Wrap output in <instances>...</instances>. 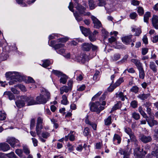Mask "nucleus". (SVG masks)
Masks as SVG:
<instances>
[{"mask_svg":"<svg viewBox=\"0 0 158 158\" xmlns=\"http://www.w3.org/2000/svg\"><path fill=\"white\" fill-rule=\"evenodd\" d=\"M72 82L71 81H69L68 82L69 87L66 86H64L60 87V94H62L64 92L65 93L68 92L70 89V86L72 85Z\"/></svg>","mask_w":158,"mask_h":158,"instance_id":"nucleus-10","label":"nucleus"},{"mask_svg":"<svg viewBox=\"0 0 158 158\" xmlns=\"http://www.w3.org/2000/svg\"><path fill=\"white\" fill-rule=\"evenodd\" d=\"M124 81L123 77H121L118 79L114 84L115 88L118 86L120 84Z\"/></svg>","mask_w":158,"mask_h":158,"instance_id":"nucleus-35","label":"nucleus"},{"mask_svg":"<svg viewBox=\"0 0 158 158\" xmlns=\"http://www.w3.org/2000/svg\"><path fill=\"white\" fill-rule=\"evenodd\" d=\"M132 117L135 120H138L140 118V115L139 114L136 112H134L132 114Z\"/></svg>","mask_w":158,"mask_h":158,"instance_id":"nucleus-46","label":"nucleus"},{"mask_svg":"<svg viewBox=\"0 0 158 158\" xmlns=\"http://www.w3.org/2000/svg\"><path fill=\"white\" fill-rule=\"evenodd\" d=\"M23 151L24 152L26 155H27L30 154V151L28 148L27 147L24 146L23 147Z\"/></svg>","mask_w":158,"mask_h":158,"instance_id":"nucleus-52","label":"nucleus"},{"mask_svg":"<svg viewBox=\"0 0 158 158\" xmlns=\"http://www.w3.org/2000/svg\"><path fill=\"white\" fill-rule=\"evenodd\" d=\"M157 149L155 151L152 152V154L154 156L156 157V158H158V144L157 145Z\"/></svg>","mask_w":158,"mask_h":158,"instance_id":"nucleus-48","label":"nucleus"},{"mask_svg":"<svg viewBox=\"0 0 158 158\" xmlns=\"http://www.w3.org/2000/svg\"><path fill=\"white\" fill-rule=\"evenodd\" d=\"M69 40V38L67 37H65L59 39L58 40L59 42H65Z\"/></svg>","mask_w":158,"mask_h":158,"instance_id":"nucleus-56","label":"nucleus"},{"mask_svg":"<svg viewBox=\"0 0 158 158\" xmlns=\"http://www.w3.org/2000/svg\"><path fill=\"white\" fill-rule=\"evenodd\" d=\"M7 156L9 158H17V156L13 152L7 154Z\"/></svg>","mask_w":158,"mask_h":158,"instance_id":"nucleus-50","label":"nucleus"},{"mask_svg":"<svg viewBox=\"0 0 158 158\" xmlns=\"http://www.w3.org/2000/svg\"><path fill=\"white\" fill-rule=\"evenodd\" d=\"M128 56L127 55H125L123 59L120 61V62L121 63H123L125 62L127 60V59H128Z\"/></svg>","mask_w":158,"mask_h":158,"instance_id":"nucleus-59","label":"nucleus"},{"mask_svg":"<svg viewBox=\"0 0 158 158\" xmlns=\"http://www.w3.org/2000/svg\"><path fill=\"white\" fill-rule=\"evenodd\" d=\"M122 106L121 102L120 101L118 102L117 104H115L112 108L110 113H111L114 110L119 109Z\"/></svg>","mask_w":158,"mask_h":158,"instance_id":"nucleus-23","label":"nucleus"},{"mask_svg":"<svg viewBox=\"0 0 158 158\" xmlns=\"http://www.w3.org/2000/svg\"><path fill=\"white\" fill-rule=\"evenodd\" d=\"M135 147L134 150V156L136 158H142L147 153L145 151H143V149H141L138 146L135 145Z\"/></svg>","mask_w":158,"mask_h":158,"instance_id":"nucleus-5","label":"nucleus"},{"mask_svg":"<svg viewBox=\"0 0 158 158\" xmlns=\"http://www.w3.org/2000/svg\"><path fill=\"white\" fill-rule=\"evenodd\" d=\"M42 137L44 139H47L50 136V133L47 132H43L41 134Z\"/></svg>","mask_w":158,"mask_h":158,"instance_id":"nucleus-45","label":"nucleus"},{"mask_svg":"<svg viewBox=\"0 0 158 158\" xmlns=\"http://www.w3.org/2000/svg\"><path fill=\"white\" fill-rule=\"evenodd\" d=\"M121 57V55L120 54L117 53L114 54L113 56L112 57V59L114 61H117L119 60Z\"/></svg>","mask_w":158,"mask_h":158,"instance_id":"nucleus-39","label":"nucleus"},{"mask_svg":"<svg viewBox=\"0 0 158 158\" xmlns=\"http://www.w3.org/2000/svg\"><path fill=\"white\" fill-rule=\"evenodd\" d=\"M106 93H104L100 98L99 99V102H98L100 103V105L101 104L102 106H104L106 105V102L103 101L106 98Z\"/></svg>","mask_w":158,"mask_h":158,"instance_id":"nucleus-26","label":"nucleus"},{"mask_svg":"<svg viewBox=\"0 0 158 158\" xmlns=\"http://www.w3.org/2000/svg\"><path fill=\"white\" fill-rule=\"evenodd\" d=\"M151 16L150 13L149 12H147L145 13L144 16V21L145 22L148 23L149 19V18Z\"/></svg>","mask_w":158,"mask_h":158,"instance_id":"nucleus-30","label":"nucleus"},{"mask_svg":"<svg viewBox=\"0 0 158 158\" xmlns=\"http://www.w3.org/2000/svg\"><path fill=\"white\" fill-rule=\"evenodd\" d=\"M139 91V88L137 86H133L130 89V91L135 93H137Z\"/></svg>","mask_w":158,"mask_h":158,"instance_id":"nucleus-40","label":"nucleus"},{"mask_svg":"<svg viewBox=\"0 0 158 158\" xmlns=\"http://www.w3.org/2000/svg\"><path fill=\"white\" fill-rule=\"evenodd\" d=\"M82 50L84 51H89L91 48V43H84L82 45Z\"/></svg>","mask_w":158,"mask_h":158,"instance_id":"nucleus-19","label":"nucleus"},{"mask_svg":"<svg viewBox=\"0 0 158 158\" xmlns=\"http://www.w3.org/2000/svg\"><path fill=\"white\" fill-rule=\"evenodd\" d=\"M31 139L32 140V142L33 143L34 146L35 147H36L37 146L38 141L37 139L34 138H31Z\"/></svg>","mask_w":158,"mask_h":158,"instance_id":"nucleus-62","label":"nucleus"},{"mask_svg":"<svg viewBox=\"0 0 158 158\" xmlns=\"http://www.w3.org/2000/svg\"><path fill=\"white\" fill-rule=\"evenodd\" d=\"M76 2V4H75V7L79 11V13L83 15L84 16H89L90 15V13L89 12L86 13L85 10V8L82 6L78 3V2L77 0H74Z\"/></svg>","mask_w":158,"mask_h":158,"instance_id":"nucleus-4","label":"nucleus"},{"mask_svg":"<svg viewBox=\"0 0 158 158\" xmlns=\"http://www.w3.org/2000/svg\"><path fill=\"white\" fill-rule=\"evenodd\" d=\"M89 38L91 42H94L96 40V36L91 33L89 34Z\"/></svg>","mask_w":158,"mask_h":158,"instance_id":"nucleus-43","label":"nucleus"},{"mask_svg":"<svg viewBox=\"0 0 158 158\" xmlns=\"http://www.w3.org/2000/svg\"><path fill=\"white\" fill-rule=\"evenodd\" d=\"M91 18L94 24V28L99 29L102 27V25L101 22L95 17L92 15Z\"/></svg>","mask_w":158,"mask_h":158,"instance_id":"nucleus-8","label":"nucleus"},{"mask_svg":"<svg viewBox=\"0 0 158 158\" xmlns=\"http://www.w3.org/2000/svg\"><path fill=\"white\" fill-rule=\"evenodd\" d=\"M73 14L76 19L77 22H80L83 20V18L77 12L74 13Z\"/></svg>","mask_w":158,"mask_h":158,"instance_id":"nucleus-32","label":"nucleus"},{"mask_svg":"<svg viewBox=\"0 0 158 158\" xmlns=\"http://www.w3.org/2000/svg\"><path fill=\"white\" fill-rule=\"evenodd\" d=\"M24 100L26 102H27V106L37 104L36 101H35L33 98H29L27 97H24Z\"/></svg>","mask_w":158,"mask_h":158,"instance_id":"nucleus-11","label":"nucleus"},{"mask_svg":"<svg viewBox=\"0 0 158 158\" xmlns=\"http://www.w3.org/2000/svg\"><path fill=\"white\" fill-rule=\"evenodd\" d=\"M128 144L124 149L120 148L118 153L123 155V158H129V156L131 153V145L130 139L127 141Z\"/></svg>","mask_w":158,"mask_h":158,"instance_id":"nucleus-3","label":"nucleus"},{"mask_svg":"<svg viewBox=\"0 0 158 158\" xmlns=\"http://www.w3.org/2000/svg\"><path fill=\"white\" fill-rule=\"evenodd\" d=\"M5 75L7 80H10L9 82L10 85L15 84L18 81L20 82L23 79L22 76L18 72H8L6 73Z\"/></svg>","mask_w":158,"mask_h":158,"instance_id":"nucleus-1","label":"nucleus"},{"mask_svg":"<svg viewBox=\"0 0 158 158\" xmlns=\"http://www.w3.org/2000/svg\"><path fill=\"white\" fill-rule=\"evenodd\" d=\"M150 95L149 94H140L137 96V98L142 100H144L147 99Z\"/></svg>","mask_w":158,"mask_h":158,"instance_id":"nucleus-18","label":"nucleus"},{"mask_svg":"<svg viewBox=\"0 0 158 158\" xmlns=\"http://www.w3.org/2000/svg\"><path fill=\"white\" fill-rule=\"evenodd\" d=\"M144 10L142 7H139L137 8V12L139 15H142L144 14Z\"/></svg>","mask_w":158,"mask_h":158,"instance_id":"nucleus-44","label":"nucleus"},{"mask_svg":"<svg viewBox=\"0 0 158 158\" xmlns=\"http://www.w3.org/2000/svg\"><path fill=\"white\" fill-rule=\"evenodd\" d=\"M64 46V45L62 43H59L55 45L53 47V48L56 51L62 48Z\"/></svg>","mask_w":158,"mask_h":158,"instance_id":"nucleus-36","label":"nucleus"},{"mask_svg":"<svg viewBox=\"0 0 158 158\" xmlns=\"http://www.w3.org/2000/svg\"><path fill=\"white\" fill-rule=\"evenodd\" d=\"M137 15L136 12H133L131 13L130 15V17L131 19H135L137 16Z\"/></svg>","mask_w":158,"mask_h":158,"instance_id":"nucleus-53","label":"nucleus"},{"mask_svg":"<svg viewBox=\"0 0 158 158\" xmlns=\"http://www.w3.org/2000/svg\"><path fill=\"white\" fill-rule=\"evenodd\" d=\"M15 152L19 156L22 157V154L23 153V152L22 150L19 149H17L15 151Z\"/></svg>","mask_w":158,"mask_h":158,"instance_id":"nucleus-49","label":"nucleus"},{"mask_svg":"<svg viewBox=\"0 0 158 158\" xmlns=\"http://www.w3.org/2000/svg\"><path fill=\"white\" fill-rule=\"evenodd\" d=\"M149 67L150 69L152 70L154 73H156L157 72V66L154 62L151 61L150 62Z\"/></svg>","mask_w":158,"mask_h":158,"instance_id":"nucleus-21","label":"nucleus"},{"mask_svg":"<svg viewBox=\"0 0 158 158\" xmlns=\"http://www.w3.org/2000/svg\"><path fill=\"white\" fill-rule=\"evenodd\" d=\"M132 35H130L122 38V42L126 44H129L131 41Z\"/></svg>","mask_w":158,"mask_h":158,"instance_id":"nucleus-14","label":"nucleus"},{"mask_svg":"<svg viewBox=\"0 0 158 158\" xmlns=\"http://www.w3.org/2000/svg\"><path fill=\"white\" fill-rule=\"evenodd\" d=\"M100 105V103L98 102L96 103L93 102L91 104L90 109L91 111L96 112L98 113H100V110L98 106Z\"/></svg>","mask_w":158,"mask_h":158,"instance_id":"nucleus-9","label":"nucleus"},{"mask_svg":"<svg viewBox=\"0 0 158 158\" xmlns=\"http://www.w3.org/2000/svg\"><path fill=\"white\" fill-rule=\"evenodd\" d=\"M116 97L120 99L122 101H124L125 100V98H126V95H124L123 92H120L118 93H116Z\"/></svg>","mask_w":158,"mask_h":158,"instance_id":"nucleus-27","label":"nucleus"},{"mask_svg":"<svg viewBox=\"0 0 158 158\" xmlns=\"http://www.w3.org/2000/svg\"><path fill=\"white\" fill-rule=\"evenodd\" d=\"M50 98V93L44 88L41 90V94L36 98L37 104H45Z\"/></svg>","mask_w":158,"mask_h":158,"instance_id":"nucleus-2","label":"nucleus"},{"mask_svg":"<svg viewBox=\"0 0 158 158\" xmlns=\"http://www.w3.org/2000/svg\"><path fill=\"white\" fill-rule=\"evenodd\" d=\"M80 28L83 34L86 36L89 35L91 33V31L89 28H86L82 26H80Z\"/></svg>","mask_w":158,"mask_h":158,"instance_id":"nucleus-17","label":"nucleus"},{"mask_svg":"<svg viewBox=\"0 0 158 158\" xmlns=\"http://www.w3.org/2000/svg\"><path fill=\"white\" fill-rule=\"evenodd\" d=\"M143 106L147 109L150 107L151 106V103L149 102H146L144 103Z\"/></svg>","mask_w":158,"mask_h":158,"instance_id":"nucleus-61","label":"nucleus"},{"mask_svg":"<svg viewBox=\"0 0 158 158\" xmlns=\"http://www.w3.org/2000/svg\"><path fill=\"white\" fill-rule=\"evenodd\" d=\"M152 41L154 43H156L158 42V35L153 37Z\"/></svg>","mask_w":158,"mask_h":158,"instance_id":"nucleus-64","label":"nucleus"},{"mask_svg":"<svg viewBox=\"0 0 158 158\" xmlns=\"http://www.w3.org/2000/svg\"><path fill=\"white\" fill-rule=\"evenodd\" d=\"M0 148L4 151H7L10 149L9 145L5 143H0Z\"/></svg>","mask_w":158,"mask_h":158,"instance_id":"nucleus-20","label":"nucleus"},{"mask_svg":"<svg viewBox=\"0 0 158 158\" xmlns=\"http://www.w3.org/2000/svg\"><path fill=\"white\" fill-rule=\"evenodd\" d=\"M56 51L57 53L60 54H62L63 55L65 52V50L64 48H62L58 50H56Z\"/></svg>","mask_w":158,"mask_h":158,"instance_id":"nucleus-54","label":"nucleus"},{"mask_svg":"<svg viewBox=\"0 0 158 158\" xmlns=\"http://www.w3.org/2000/svg\"><path fill=\"white\" fill-rule=\"evenodd\" d=\"M152 24L156 29H158V16L153 15L152 18Z\"/></svg>","mask_w":158,"mask_h":158,"instance_id":"nucleus-15","label":"nucleus"},{"mask_svg":"<svg viewBox=\"0 0 158 158\" xmlns=\"http://www.w3.org/2000/svg\"><path fill=\"white\" fill-rule=\"evenodd\" d=\"M139 139L142 142L144 143L150 142L152 140L151 136H146L144 135H141L139 137Z\"/></svg>","mask_w":158,"mask_h":158,"instance_id":"nucleus-12","label":"nucleus"},{"mask_svg":"<svg viewBox=\"0 0 158 158\" xmlns=\"http://www.w3.org/2000/svg\"><path fill=\"white\" fill-rule=\"evenodd\" d=\"M67 76L64 74L63 76L61 77V78L60 79V82L63 84H65L67 82Z\"/></svg>","mask_w":158,"mask_h":158,"instance_id":"nucleus-28","label":"nucleus"},{"mask_svg":"<svg viewBox=\"0 0 158 158\" xmlns=\"http://www.w3.org/2000/svg\"><path fill=\"white\" fill-rule=\"evenodd\" d=\"M43 62L42 66L44 68L47 67L50 64V61L48 59L43 60Z\"/></svg>","mask_w":158,"mask_h":158,"instance_id":"nucleus-38","label":"nucleus"},{"mask_svg":"<svg viewBox=\"0 0 158 158\" xmlns=\"http://www.w3.org/2000/svg\"><path fill=\"white\" fill-rule=\"evenodd\" d=\"M131 61L134 63L138 70L143 69V64L140 61L136 59H132Z\"/></svg>","mask_w":158,"mask_h":158,"instance_id":"nucleus-13","label":"nucleus"},{"mask_svg":"<svg viewBox=\"0 0 158 158\" xmlns=\"http://www.w3.org/2000/svg\"><path fill=\"white\" fill-rule=\"evenodd\" d=\"M52 73L57 76L58 77H61L64 74L60 71L57 70H53L52 71Z\"/></svg>","mask_w":158,"mask_h":158,"instance_id":"nucleus-33","label":"nucleus"},{"mask_svg":"<svg viewBox=\"0 0 158 158\" xmlns=\"http://www.w3.org/2000/svg\"><path fill=\"white\" fill-rule=\"evenodd\" d=\"M7 142L13 148L19 147L20 146V143L19 140L14 137L8 138Z\"/></svg>","mask_w":158,"mask_h":158,"instance_id":"nucleus-6","label":"nucleus"},{"mask_svg":"<svg viewBox=\"0 0 158 158\" xmlns=\"http://www.w3.org/2000/svg\"><path fill=\"white\" fill-rule=\"evenodd\" d=\"M139 70V78L141 79H143L145 77V72L143 69Z\"/></svg>","mask_w":158,"mask_h":158,"instance_id":"nucleus-34","label":"nucleus"},{"mask_svg":"<svg viewBox=\"0 0 158 158\" xmlns=\"http://www.w3.org/2000/svg\"><path fill=\"white\" fill-rule=\"evenodd\" d=\"M141 32V30L140 28H138L135 29V35L137 36H139Z\"/></svg>","mask_w":158,"mask_h":158,"instance_id":"nucleus-58","label":"nucleus"},{"mask_svg":"<svg viewBox=\"0 0 158 158\" xmlns=\"http://www.w3.org/2000/svg\"><path fill=\"white\" fill-rule=\"evenodd\" d=\"M62 100L61 101V103L64 105H66L67 104L68 100L67 97L65 95H64L62 96Z\"/></svg>","mask_w":158,"mask_h":158,"instance_id":"nucleus-42","label":"nucleus"},{"mask_svg":"<svg viewBox=\"0 0 158 158\" xmlns=\"http://www.w3.org/2000/svg\"><path fill=\"white\" fill-rule=\"evenodd\" d=\"M23 97V98H22L23 100H18L15 102L16 106L19 108H21L24 106L25 104V102H26L24 99V97Z\"/></svg>","mask_w":158,"mask_h":158,"instance_id":"nucleus-16","label":"nucleus"},{"mask_svg":"<svg viewBox=\"0 0 158 158\" xmlns=\"http://www.w3.org/2000/svg\"><path fill=\"white\" fill-rule=\"evenodd\" d=\"M130 140L131 141L134 143V145L135 146H137L138 142L136 139V137L135 136L133 133H132L131 134L129 135Z\"/></svg>","mask_w":158,"mask_h":158,"instance_id":"nucleus-25","label":"nucleus"},{"mask_svg":"<svg viewBox=\"0 0 158 158\" xmlns=\"http://www.w3.org/2000/svg\"><path fill=\"white\" fill-rule=\"evenodd\" d=\"M147 121L150 126L151 127L155 125H157L158 124V122L157 121L154 119L152 120L150 122L148 120H147Z\"/></svg>","mask_w":158,"mask_h":158,"instance_id":"nucleus-31","label":"nucleus"},{"mask_svg":"<svg viewBox=\"0 0 158 158\" xmlns=\"http://www.w3.org/2000/svg\"><path fill=\"white\" fill-rule=\"evenodd\" d=\"M4 95L6 96H6H7L9 98V99L10 100L14 99L15 98L14 95L10 91H7L5 92L4 93Z\"/></svg>","mask_w":158,"mask_h":158,"instance_id":"nucleus-22","label":"nucleus"},{"mask_svg":"<svg viewBox=\"0 0 158 158\" xmlns=\"http://www.w3.org/2000/svg\"><path fill=\"white\" fill-rule=\"evenodd\" d=\"M88 56L87 55L84 54L81 55L79 58L80 61H81L82 63H84L87 60Z\"/></svg>","mask_w":158,"mask_h":158,"instance_id":"nucleus-29","label":"nucleus"},{"mask_svg":"<svg viewBox=\"0 0 158 158\" xmlns=\"http://www.w3.org/2000/svg\"><path fill=\"white\" fill-rule=\"evenodd\" d=\"M6 114L4 111L0 110V121L4 120L5 119Z\"/></svg>","mask_w":158,"mask_h":158,"instance_id":"nucleus-41","label":"nucleus"},{"mask_svg":"<svg viewBox=\"0 0 158 158\" xmlns=\"http://www.w3.org/2000/svg\"><path fill=\"white\" fill-rule=\"evenodd\" d=\"M16 1L18 4H21L22 6H26V4L24 2V1L26 2L25 0H16Z\"/></svg>","mask_w":158,"mask_h":158,"instance_id":"nucleus-47","label":"nucleus"},{"mask_svg":"<svg viewBox=\"0 0 158 158\" xmlns=\"http://www.w3.org/2000/svg\"><path fill=\"white\" fill-rule=\"evenodd\" d=\"M89 128L87 127H85L84 130L83 132V134L85 136H87L89 134Z\"/></svg>","mask_w":158,"mask_h":158,"instance_id":"nucleus-51","label":"nucleus"},{"mask_svg":"<svg viewBox=\"0 0 158 158\" xmlns=\"http://www.w3.org/2000/svg\"><path fill=\"white\" fill-rule=\"evenodd\" d=\"M43 121V119L42 118L40 117L38 118L35 129L37 135H39L40 131H41V130L43 128V127L42 124Z\"/></svg>","mask_w":158,"mask_h":158,"instance_id":"nucleus-7","label":"nucleus"},{"mask_svg":"<svg viewBox=\"0 0 158 158\" xmlns=\"http://www.w3.org/2000/svg\"><path fill=\"white\" fill-rule=\"evenodd\" d=\"M148 51V49L147 48H143L142 49V54L143 55H146Z\"/></svg>","mask_w":158,"mask_h":158,"instance_id":"nucleus-60","label":"nucleus"},{"mask_svg":"<svg viewBox=\"0 0 158 158\" xmlns=\"http://www.w3.org/2000/svg\"><path fill=\"white\" fill-rule=\"evenodd\" d=\"M125 132L127 133L129 135L133 133L131 131V129L129 128H125Z\"/></svg>","mask_w":158,"mask_h":158,"instance_id":"nucleus-63","label":"nucleus"},{"mask_svg":"<svg viewBox=\"0 0 158 158\" xmlns=\"http://www.w3.org/2000/svg\"><path fill=\"white\" fill-rule=\"evenodd\" d=\"M131 105L133 108H135L137 107V102L136 101H133L131 103Z\"/></svg>","mask_w":158,"mask_h":158,"instance_id":"nucleus-55","label":"nucleus"},{"mask_svg":"<svg viewBox=\"0 0 158 158\" xmlns=\"http://www.w3.org/2000/svg\"><path fill=\"white\" fill-rule=\"evenodd\" d=\"M105 125L106 126H110L112 123V117L109 116L104 120Z\"/></svg>","mask_w":158,"mask_h":158,"instance_id":"nucleus-24","label":"nucleus"},{"mask_svg":"<svg viewBox=\"0 0 158 158\" xmlns=\"http://www.w3.org/2000/svg\"><path fill=\"white\" fill-rule=\"evenodd\" d=\"M116 140H117V143L118 144H119L121 142V138L120 136L117 134H115L114 135L113 141L114 142Z\"/></svg>","mask_w":158,"mask_h":158,"instance_id":"nucleus-37","label":"nucleus"},{"mask_svg":"<svg viewBox=\"0 0 158 158\" xmlns=\"http://www.w3.org/2000/svg\"><path fill=\"white\" fill-rule=\"evenodd\" d=\"M102 31L104 38H107L108 35V33L105 30H102Z\"/></svg>","mask_w":158,"mask_h":158,"instance_id":"nucleus-57","label":"nucleus"}]
</instances>
